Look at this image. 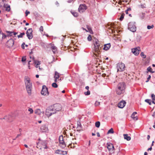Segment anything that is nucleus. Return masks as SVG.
<instances>
[{
	"label": "nucleus",
	"mask_w": 155,
	"mask_h": 155,
	"mask_svg": "<svg viewBox=\"0 0 155 155\" xmlns=\"http://www.w3.org/2000/svg\"><path fill=\"white\" fill-rule=\"evenodd\" d=\"M93 41L94 47L93 56L94 57H99L101 53V50L103 47V45L97 39H95Z\"/></svg>",
	"instance_id": "f257e3e1"
},
{
	"label": "nucleus",
	"mask_w": 155,
	"mask_h": 155,
	"mask_svg": "<svg viewBox=\"0 0 155 155\" xmlns=\"http://www.w3.org/2000/svg\"><path fill=\"white\" fill-rule=\"evenodd\" d=\"M25 83L27 92L29 95H30L31 94L32 84L30 78L28 77H25Z\"/></svg>",
	"instance_id": "f03ea898"
},
{
	"label": "nucleus",
	"mask_w": 155,
	"mask_h": 155,
	"mask_svg": "<svg viewBox=\"0 0 155 155\" xmlns=\"http://www.w3.org/2000/svg\"><path fill=\"white\" fill-rule=\"evenodd\" d=\"M37 147L40 149L43 148L44 149H47L48 147L47 146V142L45 140H41L39 139L37 143Z\"/></svg>",
	"instance_id": "7ed1b4c3"
},
{
	"label": "nucleus",
	"mask_w": 155,
	"mask_h": 155,
	"mask_svg": "<svg viewBox=\"0 0 155 155\" xmlns=\"http://www.w3.org/2000/svg\"><path fill=\"white\" fill-rule=\"evenodd\" d=\"M107 147L109 152V155H111L114 153V149L113 144L111 143H107Z\"/></svg>",
	"instance_id": "20e7f679"
},
{
	"label": "nucleus",
	"mask_w": 155,
	"mask_h": 155,
	"mask_svg": "<svg viewBox=\"0 0 155 155\" xmlns=\"http://www.w3.org/2000/svg\"><path fill=\"white\" fill-rule=\"evenodd\" d=\"M56 113V112L54 111V109L52 107H48L47 108L45 111V114L48 117H49L53 114Z\"/></svg>",
	"instance_id": "39448f33"
},
{
	"label": "nucleus",
	"mask_w": 155,
	"mask_h": 155,
	"mask_svg": "<svg viewBox=\"0 0 155 155\" xmlns=\"http://www.w3.org/2000/svg\"><path fill=\"white\" fill-rule=\"evenodd\" d=\"M128 28L130 31L133 32L136 31V27L134 24L133 22H130L129 23Z\"/></svg>",
	"instance_id": "423d86ee"
},
{
	"label": "nucleus",
	"mask_w": 155,
	"mask_h": 155,
	"mask_svg": "<svg viewBox=\"0 0 155 155\" xmlns=\"http://www.w3.org/2000/svg\"><path fill=\"white\" fill-rule=\"evenodd\" d=\"M41 94L45 96H48L49 95V93L48 91V88L45 85L42 87V90L41 91Z\"/></svg>",
	"instance_id": "0eeeda50"
},
{
	"label": "nucleus",
	"mask_w": 155,
	"mask_h": 155,
	"mask_svg": "<svg viewBox=\"0 0 155 155\" xmlns=\"http://www.w3.org/2000/svg\"><path fill=\"white\" fill-rule=\"evenodd\" d=\"M117 71H122L125 69V64L122 63H118L117 67Z\"/></svg>",
	"instance_id": "6e6552de"
},
{
	"label": "nucleus",
	"mask_w": 155,
	"mask_h": 155,
	"mask_svg": "<svg viewBox=\"0 0 155 155\" xmlns=\"http://www.w3.org/2000/svg\"><path fill=\"white\" fill-rule=\"evenodd\" d=\"M66 138V137H63L62 135L60 136L59 138V143L60 144L62 145L63 147H66V144L64 140H65V139Z\"/></svg>",
	"instance_id": "1a4fd4ad"
},
{
	"label": "nucleus",
	"mask_w": 155,
	"mask_h": 155,
	"mask_svg": "<svg viewBox=\"0 0 155 155\" xmlns=\"http://www.w3.org/2000/svg\"><path fill=\"white\" fill-rule=\"evenodd\" d=\"M32 32V30L31 28L28 29L26 31V34L27 36L29 39H31L33 38Z\"/></svg>",
	"instance_id": "9d476101"
},
{
	"label": "nucleus",
	"mask_w": 155,
	"mask_h": 155,
	"mask_svg": "<svg viewBox=\"0 0 155 155\" xmlns=\"http://www.w3.org/2000/svg\"><path fill=\"white\" fill-rule=\"evenodd\" d=\"M52 108L54 109V111H55L56 113V111H59L61 110L62 107L61 104H54Z\"/></svg>",
	"instance_id": "9b49d317"
},
{
	"label": "nucleus",
	"mask_w": 155,
	"mask_h": 155,
	"mask_svg": "<svg viewBox=\"0 0 155 155\" xmlns=\"http://www.w3.org/2000/svg\"><path fill=\"white\" fill-rule=\"evenodd\" d=\"M131 51L132 53L135 55H137L140 51V47H137L136 48H134L131 49Z\"/></svg>",
	"instance_id": "f8f14e48"
},
{
	"label": "nucleus",
	"mask_w": 155,
	"mask_h": 155,
	"mask_svg": "<svg viewBox=\"0 0 155 155\" xmlns=\"http://www.w3.org/2000/svg\"><path fill=\"white\" fill-rule=\"evenodd\" d=\"M87 9V7L85 4L81 5L78 8V11L82 13L84 12Z\"/></svg>",
	"instance_id": "ddd939ff"
},
{
	"label": "nucleus",
	"mask_w": 155,
	"mask_h": 155,
	"mask_svg": "<svg viewBox=\"0 0 155 155\" xmlns=\"http://www.w3.org/2000/svg\"><path fill=\"white\" fill-rule=\"evenodd\" d=\"M14 43V40L12 39H10L7 41V46L8 48H11L13 46Z\"/></svg>",
	"instance_id": "4468645a"
},
{
	"label": "nucleus",
	"mask_w": 155,
	"mask_h": 155,
	"mask_svg": "<svg viewBox=\"0 0 155 155\" xmlns=\"http://www.w3.org/2000/svg\"><path fill=\"white\" fill-rule=\"evenodd\" d=\"M117 88L124 90L125 89L124 83L123 82H121L119 83L117 86Z\"/></svg>",
	"instance_id": "2eb2a0df"
},
{
	"label": "nucleus",
	"mask_w": 155,
	"mask_h": 155,
	"mask_svg": "<svg viewBox=\"0 0 155 155\" xmlns=\"http://www.w3.org/2000/svg\"><path fill=\"white\" fill-rule=\"evenodd\" d=\"M126 102L125 101H121L118 104V107L120 108H123L125 105Z\"/></svg>",
	"instance_id": "dca6fc26"
},
{
	"label": "nucleus",
	"mask_w": 155,
	"mask_h": 155,
	"mask_svg": "<svg viewBox=\"0 0 155 155\" xmlns=\"http://www.w3.org/2000/svg\"><path fill=\"white\" fill-rule=\"evenodd\" d=\"M40 129L42 132H46L48 130V128L46 125L42 126L40 128Z\"/></svg>",
	"instance_id": "f3484780"
},
{
	"label": "nucleus",
	"mask_w": 155,
	"mask_h": 155,
	"mask_svg": "<svg viewBox=\"0 0 155 155\" xmlns=\"http://www.w3.org/2000/svg\"><path fill=\"white\" fill-rule=\"evenodd\" d=\"M6 37V35L3 34V33L1 32L0 33V44H2V42L3 39V38H5Z\"/></svg>",
	"instance_id": "a211bd4d"
},
{
	"label": "nucleus",
	"mask_w": 155,
	"mask_h": 155,
	"mask_svg": "<svg viewBox=\"0 0 155 155\" xmlns=\"http://www.w3.org/2000/svg\"><path fill=\"white\" fill-rule=\"evenodd\" d=\"M87 30L86 29L84 28H82V29L83 30H85V31L87 32H89L91 34H93V32L91 29V28L88 25H87Z\"/></svg>",
	"instance_id": "6ab92c4d"
},
{
	"label": "nucleus",
	"mask_w": 155,
	"mask_h": 155,
	"mask_svg": "<svg viewBox=\"0 0 155 155\" xmlns=\"http://www.w3.org/2000/svg\"><path fill=\"white\" fill-rule=\"evenodd\" d=\"M137 112H134L131 115V117L133 119L135 120H138L136 114Z\"/></svg>",
	"instance_id": "aec40b11"
},
{
	"label": "nucleus",
	"mask_w": 155,
	"mask_h": 155,
	"mask_svg": "<svg viewBox=\"0 0 155 155\" xmlns=\"http://www.w3.org/2000/svg\"><path fill=\"white\" fill-rule=\"evenodd\" d=\"M110 46L111 45L110 43L105 44L104 45L103 49L104 50L107 51L109 49Z\"/></svg>",
	"instance_id": "412c9836"
},
{
	"label": "nucleus",
	"mask_w": 155,
	"mask_h": 155,
	"mask_svg": "<svg viewBox=\"0 0 155 155\" xmlns=\"http://www.w3.org/2000/svg\"><path fill=\"white\" fill-rule=\"evenodd\" d=\"M114 25L112 24V25H110V27H109L108 28L109 31L110 32H111L112 33H114L115 32V31L113 29L114 28Z\"/></svg>",
	"instance_id": "4be33fe9"
},
{
	"label": "nucleus",
	"mask_w": 155,
	"mask_h": 155,
	"mask_svg": "<svg viewBox=\"0 0 155 155\" xmlns=\"http://www.w3.org/2000/svg\"><path fill=\"white\" fill-rule=\"evenodd\" d=\"M124 90L117 88L116 91L117 94L119 95H120L124 93Z\"/></svg>",
	"instance_id": "5701e85b"
},
{
	"label": "nucleus",
	"mask_w": 155,
	"mask_h": 155,
	"mask_svg": "<svg viewBox=\"0 0 155 155\" xmlns=\"http://www.w3.org/2000/svg\"><path fill=\"white\" fill-rule=\"evenodd\" d=\"M65 143L66 144V145L67 144L69 145L70 143H71V139L69 138L68 137L67 138L66 137V138L65 139V140H64Z\"/></svg>",
	"instance_id": "b1692460"
},
{
	"label": "nucleus",
	"mask_w": 155,
	"mask_h": 155,
	"mask_svg": "<svg viewBox=\"0 0 155 155\" xmlns=\"http://www.w3.org/2000/svg\"><path fill=\"white\" fill-rule=\"evenodd\" d=\"M35 113L38 114V115H40L41 113H42V114H44V112H41V110L40 109H38L35 110Z\"/></svg>",
	"instance_id": "393cba45"
},
{
	"label": "nucleus",
	"mask_w": 155,
	"mask_h": 155,
	"mask_svg": "<svg viewBox=\"0 0 155 155\" xmlns=\"http://www.w3.org/2000/svg\"><path fill=\"white\" fill-rule=\"evenodd\" d=\"M32 59H33V60H34V63L35 64H36V68H38L39 67V66H37V65H39L40 64H41L40 62L39 61H37L36 60H34V57Z\"/></svg>",
	"instance_id": "a878e982"
},
{
	"label": "nucleus",
	"mask_w": 155,
	"mask_h": 155,
	"mask_svg": "<svg viewBox=\"0 0 155 155\" xmlns=\"http://www.w3.org/2000/svg\"><path fill=\"white\" fill-rule=\"evenodd\" d=\"M4 8H5V10L7 12H9L10 10V8L9 5H4Z\"/></svg>",
	"instance_id": "bb28decb"
},
{
	"label": "nucleus",
	"mask_w": 155,
	"mask_h": 155,
	"mask_svg": "<svg viewBox=\"0 0 155 155\" xmlns=\"http://www.w3.org/2000/svg\"><path fill=\"white\" fill-rule=\"evenodd\" d=\"M124 139L127 140V141H129L130 140L131 137H130L128 136V134H124Z\"/></svg>",
	"instance_id": "cd10ccee"
},
{
	"label": "nucleus",
	"mask_w": 155,
	"mask_h": 155,
	"mask_svg": "<svg viewBox=\"0 0 155 155\" xmlns=\"http://www.w3.org/2000/svg\"><path fill=\"white\" fill-rule=\"evenodd\" d=\"M51 48L52 50V51L54 53H55L57 52V48L55 46L53 45L51 46Z\"/></svg>",
	"instance_id": "c85d7f7f"
},
{
	"label": "nucleus",
	"mask_w": 155,
	"mask_h": 155,
	"mask_svg": "<svg viewBox=\"0 0 155 155\" xmlns=\"http://www.w3.org/2000/svg\"><path fill=\"white\" fill-rule=\"evenodd\" d=\"M77 128L78 130H82L81 125L80 122H78Z\"/></svg>",
	"instance_id": "c756f323"
},
{
	"label": "nucleus",
	"mask_w": 155,
	"mask_h": 155,
	"mask_svg": "<svg viewBox=\"0 0 155 155\" xmlns=\"http://www.w3.org/2000/svg\"><path fill=\"white\" fill-rule=\"evenodd\" d=\"M71 12L72 14V15L75 17H77L78 16V13L76 12L71 11Z\"/></svg>",
	"instance_id": "7c9ffc66"
},
{
	"label": "nucleus",
	"mask_w": 155,
	"mask_h": 155,
	"mask_svg": "<svg viewBox=\"0 0 155 155\" xmlns=\"http://www.w3.org/2000/svg\"><path fill=\"white\" fill-rule=\"evenodd\" d=\"M54 78L56 79H58L59 78V73L56 71L55 72Z\"/></svg>",
	"instance_id": "2f4dec72"
},
{
	"label": "nucleus",
	"mask_w": 155,
	"mask_h": 155,
	"mask_svg": "<svg viewBox=\"0 0 155 155\" xmlns=\"http://www.w3.org/2000/svg\"><path fill=\"white\" fill-rule=\"evenodd\" d=\"M151 97L152 99V102L154 104H155V95L154 94H152Z\"/></svg>",
	"instance_id": "473e14b6"
},
{
	"label": "nucleus",
	"mask_w": 155,
	"mask_h": 155,
	"mask_svg": "<svg viewBox=\"0 0 155 155\" xmlns=\"http://www.w3.org/2000/svg\"><path fill=\"white\" fill-rule=\"evenodd\" d=\"M3 119L10 120L12 119V116L10 115H8V116H6Z\"/></svg>",
	"instance_id": "72a5a7b5"
},
{
	"label": "nucleus",
	"mask_w": 155,
	"mask_h": 155,
	"mask_svg": "<svg viewBox=\"0 0 155 155\" xmlns=\"http://www.w3.org/2000/svg\"><path fill=\"white\" fill-rule=\"evenodd\" d=\"M75 143H71L68 145V147H70L71 148H74L75 147L74 146Z\"/></svg>",
	"instance_id": "f704fd0d"
},
{
	"label": "nucleus",
	"mask_w": 155,
	"mask_h": 155,
	"mask_svg": "<svg viewBox=\"0 0 155 155\" xmlns=\"http://www.w3.org/2000/svg\"><path fill=\"white\" fill-rule=\"evenodd\" d=\"M63 152H64V151L59 150H56L55 151V153H56L58 154H61Z\"/></svg>",
	"instance_id": "c9c22d12"
},
{
	"label": "nucleus",
	"mask_w": 155,
	"mask_h": 155,
	"mask_svg": "<svg viewBox=\"0 0 155 155\" xmlns=\"http://www.w3.org/2000/svg\"><path fill=\"white\" fill-rule=\"evenodd\" d=\"M100 125V123L99 121H98L96 122L95 123V126L99 128Z\"/></svg>",
	"instance_id": "e433bc0d"
},
{
	"label": "nucleus",
	"mask_w": 155,
	"mask_h": 155,
	"mask_svg": "<svg viewBox=\"0 0 155 155\" xmlns=\"http://www.w3.org/2000/svg\"><path fill=\"white\" fill-rule=\"evenodd\" d=\"M145 101L146 102L148 103L149 105H150L151 104V100L147 99H146L145 100Z\"/></svg>",
	"instance_id": "4c0bfd02"
},
{
	"label": "nucleus",
	"mask_w": 155,
	"mask_h": 155,
	"mask_svg": "<svg viewBox=\"0 0 155 155\" xmlns=\"http://www.w3.org/2000/svg\"><path fill=\"white\" fill-rule=\"evenodd\" d=\"M114 133V131L112 128H111L107 132V134H113Z\"/></svg>",
	"instance_id": "58836bf2"
},
{
	"label": "nucleus",
	"mask_w": 155,
	"mask_h": 155,
	"mask_svg": "<svg viewBox=\"0 0 155 155\" xmlns=\"http://www.w3.org/2000/svg\"><path fill=\"white\" fill-rule=\"evenodd\" d=\"M25 35V33L24 32L21 33L20 35H18V38H22L23 35Z\"/></svg>",
	"instance_id": "ea45409f"
},
{
	"label": "nucleus",
	"mask_w": 155,
	"mask_h": 155,
	"mask_svg": "<svg viewBox=\"0 0 155 155\" xmlns=\"http://www.w3.org/2000/svg\"><path fill=\"white\" fill-rule=\"evenodd\" d=\"M52 86L54 88H57L58 87V85L56 83H52Z\"/></svg>",
	"instance_id": "a19ab883"
},
{
	"label": "nucleus",
	"mask_w": 155,
	"mask_h": 155,
	"mask_svg": "<svg viewBox=\"0 0 155 155\" xmlns=\"http://www.w3.org/2000/svg\"><path fill=\"white\" fill-rule=\"evenodd\" d=\"M124 15H125V14L124 13H123L121 15V17L120 18V20L122 21L123 20V19L124 18Z\"/></svg>",
	"instance_id": "79ce46f5"
},
{
	"label": "nucleus",
	"mask_w": 155,
	"mask_h": 155,
	"mask_svg": "<svg viewBox=\"0 0 155 155\" xmlns=\"http://www.w3.org/2000/svg\"><path fill=\"white\" fill-rule=\"evenodd\" d=\"M154 27V25H152L151 26L148 25L147 26V28L148 29H150L151 28H153Z\"/></svg>",
	"instance_id": "37998d69"
},
{
	"label": "nucleus",
	"mask_w": 155,
	"mask_h": 155,
	"mask_svg": "<svg viewBox=\"0 0 155 155\" xmlns=\"http://www.w3.org/2000/svg\"><path fill=\"white\" fill-rule=\"evenodd\" d=\"M141 56L143 58H146V55L144 54L143 52H142L140 54Z\"/></svg>",
	"instance_id": "c03bdc74"
},
{
	"label": "nucleus",
	"mask_w": 155,
	"mask_h": 155,
	"mask_svg": "<svg viewBox=\"0 0 155 155\" xmlns=\"http://www.w3.org/2000/svg\"><path fill=\"white\" fill-rule=\"evenodd\" d=\"M144 16H145L144 13H140V17H141V18L142 19H143L144 18Z\"/></svg>",
	"instance_id": "a18cd8bd"
},
{
	"label": "nucleus",
	"mask_w": 155,
	"mask_h": 155,
	"mask_svg": "<svg viewBox=\"0 0 155 155\" xmlns=\"http://www.w3.org/2000/svg\"><path fill=\"white\" fill-rule=\"evenodd\" d=\"M87 40L89 41H91L92 40V37L91 35H89L87 37Z\"/></svg>",
	"instance_id": "49530a36"
},
{
	"label": "nucleus",
	"mask_w": 155,
	"mask_h": 155,
	"mask_svg": "<svg viewBox=\"0 0 155 155\" xmlns=\"http://www.w3.org/2000/svg\"><path fill=\"white\" fill-rule=\"evenodd\" d=\"M84 94L86 95H89L90 94V92L89 90H88L87 92H85Z\"/></svg>",
	"instance_id": "de8ad7c7"
},
{
	"label": "nucleus",
	"mask_w": 155,
	"mask_h": 155,
	"mask_svg": "<svg viewBox=\"0 0 155 155\" xmlns=\"http://www.w3.org/2000/svg\"><path fill=\"white\" fill-rule=\"evenodd\" d=\"M29 111L30 112V114H32L33 112V110L31 108H29L28 109Z\"/></svg>",
	"instance_id": "09e8293b"
},
{
	"label": "nucleus",
	"mask_w": 155,
	"mask_h": 155,
	"mask_svg": "<svg viewBox=\"0 0 155 155\" xmlns=\"http://www.w3.org/2000/svg\"><path fill=\"white\" fill-rule=\"evenodd\" d=\"M95 105L96 106H98L100 105V102L97 101H96L95 103Z\"/></svg>",
	"instance_id": "8fccbe9b"
},
{
	"label": "nucleus",
	"mask_w": 155,
	"mask_h": 155,
	"mask_svg": "<svg viewBox=\"0 0 155 155\" xmlns=\"http://www.w3.org/2000/svg\"><path fill=\"white\" fill-rule=\"evenodd\" d=\"M147 70L149 72H151V70H152V68L150 67H149L147 68Z\"/></svg>",
	"instance_id": "3c124183"
},
{
	"label": "nucleus",
	"mask_w": 155,
	"mask_h": 155,
	"mask_svg": "<svg viewBox=\"0 0 155 155\" xmlns=\"http://www.w3.org/2000/svg\"><path fill=\"white\" fill-rule=\"evenodd\" d=\"M7 32L8 33H9L10 34L13 33V35H16L17 34V33L12 32H11V31H8Z\"/></svg>",
	"instance_id": "603ef678"
},
{
	"label": "nucleus",
	"mask_w": 155,
	"mask_h": 155,
	"mask_svg": "<svg viewBox=\"0 0 155 155\" xmlns=\"http://www.w3.org/2000/svg\"><path fill=\"white\" fill-rule=\"evenodd\" d=\"M26 60V58L25 57L22 58L21 61L23 62L25 61Z\"/></svg>",
	"instance_id": "864d4df0"
},
{
	"label": "nucleus",
	"mask_w": 155,
	"mask_h": 155,
	"mask_svg": "<svg viewBox=\"0 0 155 155\" xmlns=\"http://www.w3.org/2000/svg\"><path fill=\"white\" fill-rule=\"evenodd\" d=\"M40 30L41 31H43V28L42 26H41L40 28Z\"/></svg>",
	"instance_id": "5fc2aeb1"
},
{
	"label": "nucleus",
	"mask_w": 155,
	"mask_h": 155,
	"mask_svg": "<svg viewBox=\"0 0 155 155\" xmlns=\"http://www.w3.org/2000/svg\"><path fill=\"white\" fill-rule=\"evenodd\" d=\"M30 12L29 11H28L27 10L25 12L26 16H27L28 14H30Z\"/></svg>",
	"instance_id": "6e6d98bb"
},
{
	"label": "nucleus",
	"mask_w": 155,
	"mask_h": 155,
	"mask_svg": "<svg viewBox=\"0 0 155 155\" xmlns=\"http://www.w3.org/2000/svg\"><path fill=\"white\" fill-rule=\"evenodd\" d=\"M21 133H20V134H18V135H17V137H16L15 139H14V140H15V139H16V138H18V137H19V136H21Z\"/></svg>",
	"instance_id": "4d7b16f0"
},
{
	"label": "nucleus",
	"mask_w": 155,
	"mask_h": 155,
	"mask_svg": "<svg viewBox=\"0 0 155 155\" xmlns=\"http://www.w3.org/2000/svg\"><path fill=\"white\" fill-rule=\"evenodd\" d=\"M151 76L150 75H149V77L147 78V81H146V82H148L150 79Z\"/></svg>",
	"instance_id": "13d9d810"
},
{
	"label": "nucleus",
	"mask_w": 155,
	"mask_h": 155,
	"mask_svg": "<svg viewBox=\"0 0 155 155\" xmlns=\"http://www.w3.org/2000/svg\"><path fill=\"white\" fill-rule=\"evenodd\" d=\"M152 150V147H151L150 148H149L148 150H147L148 151H149V150Z\"/></svg>",
	"instance_id": "bf43d9fd"
},
{
	"label": "nucleus",
	"mask_w": 155,
	"mask_h": 155,
	"mask_svg": "<svg viewBox=\"0 0 155 155\" xmlns=\"http://www.w3.org/2000/svg\"><path fill=\"white\" fill-rule=\"evenodd\" d=\"M97 137H100V134H99V132H97Z\"/></svg>",
	"instance_id": "052dcab7"
},
{
	"label": "nucleus",
	"mask_w": 155,
	"mask_h": 155,
	"mask_svg": "<svg viewBox=\"0 0 155 155\" xmlns=\"http://www.w3.org/2000/svg\"><path fill=\"white\" fill-rule=\"evenodd\" d=\"M85 88L88 91L89 90V87L88 86H87L85 87Z\"/></svg>",
	"instance_id": "680f3d73"
},
{
	"label": "nucleus",
	"mask_w": 155,
	"mask_h": 155,
	"mask_svg": "<svg viewBox=\"0 0 155 155\" xmlns=\"http://www.w3.org/2000/svg\"><path fill=\"white\" fill-rule=\"evenodd\" d=\"M150 136L149 135H147V140H149V139H150Z\"/></svg>",
	"instance_id": "e2e57ef3"
},
{
	"label": "nucleus",
	"mask_w": 155,
	"mask_h": 155,
	"mask_svg": "<svg viewBox=\"0 0 155 155\" xmlns=\"http://www.w3.org/2000/svg\"><path fill=\"white\" fill-rule=\"evenodd\" d=\"M21 48L23 49H25L24 45H21Z\"/></svg>",
	"instance_id": "0e129e2a"
},
{
	"label": "nucleus",
	"mask_w": 155,
	"mask_h": 155,
	"mask_svg": "<svg viewBox=\"0 0 155 155\" xmlns=\"http://www.w3.org/2000/svg\"><path fill=\"white\" fill-rule=\"evenodd\" d=\"M127 10H128V11H131V8H127Z\"/></svg>",
	"instance_id": "69168bd1"
},
{
	"label": "nucleus",
	"mask_w": 155,
	"mask_h": 155,
	"mask_svg": "<svg viewBox=\"0 0 155 155\" xmlns=\"http://www.w3.org/2000/svg\"><path fill=\"white\" fill-rule=\"evenodd\" d=\"M128 0H123V2H127Z\"/></svg>",
	"instance_id": "338daca9"
},
{
	"label": "nucleus",
	"mask_w": 155,
	"mask_h": 155,
	"mask_svg": "<svg viewBox=\"0 0 155 155\" xmlns=\"http://www.w3.org/2000/svg\"><path fill=\"white\" fill-rule=\"evenodd\" d=\"M153 117H155V111L153 113Z\"/></svg>",
	"instance_id": "774afa93"
}]
</instances>
